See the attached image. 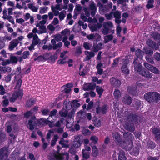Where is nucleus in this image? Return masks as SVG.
Listing matches in <instances>:
<instances>
[{"label": "nucleus", "mask_w": 160, "mask_h": 160, "mask_svg": "<svg viewBox=\"0 0 160 160\" xmlns=\"http://www.w3.org/2000/svg\"><path fill=\"white\" fill-rule=\"evenodd\" d=\"M76 111L74 109H72L68 115V118H72L74 116V115Z\"/></svg>", "instance_id": "57"}, {"label": "nucleus", "mask_w": 160, "mask_h": 160, "mask_svg": "<svg viewBox=\"0 0 160 160\" xmlns=\"http://www.w3.org/2000/svg\"><path fill=\"white\" fill-rule=\"evenodd\" d=\"M102 44L99 43L98 44H94L92 48V50L94 52H97L102 48Z\"/></svg>", "instance_id": "19"}, {"label": "nucleus", "mask_w": 160, "mask_h": 160, "mask_svg": "<svg viewBox=\"0 0 160 160\" xmlns=\"http://www.w3.org/2000/svg\"><path fill=\"white\" fill-rule=\"evenodd\" d=\"M155 143L152 141H149L148 143V149H153L155 147Z\"/></svg>", "instance_id": "45"}, {"label": "nucleus", "mask_w": 160, "mask_h": 160, "mask_svg": "<svg viewBox=\"0 0 160 160\" xmlns=\"http://www.w3.org/2000/svg\"><path fill=\"white\" fill-rule=\"evenodd\" d=\"M154 0H149L147 4V8L148 9L152 8L153 7Z\"/></svg>", "instance_id": "49"}, {"label": "nucleus", "mask_w": 160, "mask_h": 160, "mask_svg": "<svg viewBox=\"0 0 160 160\" xmlns=\"http://www.w3.org/2000/svg\"><path fill=\"white\" fill-rule=\"evenodd\" d=\"M58 138L59 137L58 135H55L54 136V138L51 141V146H53L55 145L56 142Z\"/></svg>", "instance_id": "42"}, {"label": "nucleus", "mask_w": 160, "mask_h": 160, "mask_svg": "<svg viewBox=\"0 0 160 160\" xmlns=\"http://www.w3.org/2000/svg\"><path fill=\"white\" fill-rule=\"evenodd\" d=\"M103 27L112 29L113 28V25L111 22L108 21L105 22L103 24Z\"/></svg>", "instance_id": "28"}, {"label": "nucleus", "mask_w": 160, "mask_h": 160, "mask_svg": "<svg viewBox=\"0 0 160 160\" xmlns=\"http://www.w3.org/2000/svg\"><path fill=\"white\" fill-rule=\"evenodd\" d=\"M96 91L99 95V97H100L103 93L104 90L101 87L97 86H96Z\"/></svg>", "instance_id": "33"}, {"label": "nucleus", "mask_w": 160, "mask_h": 160, "mask_svg": "<svg viewBox=\"0 0 160 160\" xmlns=\"http://www.w3.org/2000/svg\"><path fill=\"white\" fill-rule=\"evenodd\" d=\"M66 101L64 102V103L65 104V110L68 111L69 110L71 109L72 108V105L71 103L70 102H68L67 103H66Z\"/></svg>", "instance_id": "48"}, {"label": "nucleus", "mask_w": 160, "mask_h": 160, "mask_svg": "<svg viewBox=\"0 0 160 160\" xmlns=\"http://www.w3.org/2000/svg\"><path fill=\"white\" fill-rule=\"evenodd\" d=\"M78 101L77 100H74L72 101V106L75 108H78L79 107L81 104L80 103H78Z\"/></svg>", "instance_id": "40"}, {"label": "nucleus", "mask_w": 160, "mask_h": 160, "mask_svg": "<svg viewBox=\"0 0 160 160\" xmlns=\"http://www.w3.org/2000/svg\"><path fill=\"white\" fill-rule=\"evenodd\" d=\"M138 118V117L136 115L130 114L128 116V118L132 122H135L137 121Z\"/></svg>", "instance_id": "27"}, {"label": "nucleus", "mask_w": 160, "mask_h": 160, "mask_svg": "<svg viewBox=\"0 0 160 160\" xmlns=\"http://www.w3.org/2000/svg\"><path fill=\"white\" fill-rule=\"evenodd\" d=\"M152 36L154 39L158 40V42H160V35L157 32L152 34Z\"/></svg>", "instance_id": "35"}, {"label": "nucleus", "mask_w": 160, "mask_h": 160, "mask_svg": "<svg viewBox=\"0 0 160 160\" xmlns=\"http://www.w3.org/2000/svg\"><path fill=\"white\" fill-rule=\"evenodd\" d=\"M135 61L136 60L135 59L133 62L134 63V70L135 71L140 74L142 71L144 69V68L142 66L140 63L137 62H135Z\"/></svg>", "instance_id": "7"}, {"label": "nucleus", "mask_w": 160, "mask_h": 160, "mask_svg": "<svg viewBox=\"0 0 160 160\" xmlns=\"http://www.w3.org/2000/svg\"><path fill=\"white\" fill-rule=\"evenodd\" d=\"M92 155L93 157H96L98 154V149L96 146H93L92 147Z\"/></svg>", "instance_id": "32"}, {"label": "nucleus", "mask_w": 160, "mask_h": 160, "mask_svg": "<svg viewBox=\"0 0 160 160\" xmlns=\"http://www.w3.org/2000/svg\"><path fill=\"white\" fill-rule=\"evenodd\" d=\"M27 37L29 39L33 38L32 43L34 45H37L40 41V40L39 39L37 35L34 34L32 32L29 33L27 35Z\"/></svg>", "instance_id": "6"}, {"label": "nucleus", "mask_w": 160, "mask_h": 160, "mask_svg": "<svg viewBox=\"0 0 160 160\" xmlns=\"http://www.w3.org/2000/svg\"><path fill=\"white\" fill-rule=\"evenodd\" d=\"M36 102V100L34 98H30L26 102L25 107L27 108H30Z\"/></svg>", "instance_id": "16"}, {"label": "nucleus", "mask_w": 160, "mask_h": 160, "mask_svg": "<svg viewBox=\"0 0 160 160\" xmlns=\"http://www.w3.org/2000/svg\"><path fill=\"white\" fill-rule=\"evenodd\" d=\"M86 115V113L83 110H81L77 113V117L80 118H82Z\"/></svg>", "instance_id": "39"}, {"label": "nucleus", "mask_w": 160, "mask_h": 160, "mask_svg": "<svg viewBox=\"0 0 160 160\" xmlns=\"http://www.w3.org/2000/svg\"><path fill=\"white\" fill-rule=\"evenodd\" d=\"M140 74L148 79L151 78L152 77V74L148 71L145 70V69Z\"/></svg>", "instance_id": "20"}, {"label": "nucleus", "mask_w": 160, "mask_h": 160, "mask_svg": "<svg viewBox=\"0 0 160 160\" xmlns=\"http://www.w3.org/2000/svg\"><path fill=\"white\" fill-rule=\"evenodd\" d=\"M51 9L52 11V12L53 13L54 15L56 16H57L58 15L59 12V10H57V9H56L53 6H52L51 7Z\"/></svg>", "instance_id": "50"}, {"label": "nucleus", "mask_w": 160, "mask_h": 160, "mask_svg": "<svg viewBox=\"0 0 160 160\" xmlns=\"http://www.w3.org/2000/svg\"><path fill=\"white\" fill-rule=\"evenodd\" d=\"M28 6L29 8L32 11L34 12H36L38 11V7L35 6L34 4L31 3L28 4Z\"/></svg>", "instance_id": "26"}, {"label": "nucleus", "mask_w": 160, "mask_h": 160, "mask_svg": "<svg viewBox=\"0 0 160 160\" xmlns=\"http://www.w3.org/2000/svg\"><path fill=\"white\" fill-rule=\"evenodd\" d=\"M118 160H126L127 158L125 155V152L123 150H119L118 153Z\"/></svg>", "instance_id": "18"}, {"label": "nucleus", "mask_w": 160, "mask_h": 160, "mask_svg": "<svg viewBox=\"0 0 160 160\" xmlns=\"http://www.w3.org/2000/svg\"><path fill=\"white\" fill-rule=\"evenodd\" d=\"M112 15L114 16V17L116 19H120L121 18V12L117 10L113 12H112Z\"/></svg>", "instance_id": "34"}, {"label": "nucleus", "mask_w": 160, "mask_h": 160, "mask_svg": "<svg viewBox=\"0 0 160 160\" xmlns=\"http://www.w3.org/2000/svg\"><path fill=\"white\" fill-rule=\"evenodd\" d=\"M89 152L85 151V150L83 149L82 150V157L84 158L88 159L89 157Z\"/></svg>", "instance_id": "38"}, {"label": "nucleus", "mask_w": 160, "mask_h": 160, "mask_svg": "<svg viewBox=\"0 0 160 160\" xmlns=\"http://www.w3.org/2000/svg\"><path fill=\"white\" fill-rule=\"evenodd\" d=\"M110 81L111 85L114 87H119L121 84V81L113 77L111 78Z\"/></svg>", "instance_id": "10"}, {"label": "nucleus", "mask_w": 160, "mask_h": 160, "mask_svg": "<svg viewBox=\"0 0 160 160\" xmlns=\"http://www.w3.org/2000/svg\"><path fill=\"white\" fill-rule=\"evenodd\" d=\"M90 140L94 144H97L98 142V139L97 136L92 135L90 137Z\"/></svg>", "instance_id": "51"}, {"label": "nucleus", "mask_w": 160, "mask_h": 160, "mask_svg": "<svg viewBox=\"0 0 160 160\" xmlns=\"http://www.w3.org/2000/svg\"><path fill=\"white\" fill-rule=\"evenodd\" d=\"M36 26L37 27H39V28L42 31H43L46 32H47V30L46 26L44 25H40L39 24H36Z\"/></svg>", "instance_id": "54"}, {"label": "nucleus", "mask_w": 160, "mask_h": 160, "mask_svg": "<svg viewBox=\"0 0 160 160\" xmlns=\"http://www.w3.org/2000/svg\"><path fill=\"white\" fill-rule=\"evenodd\" d=\"M32 32L34 34H36V33H37L38 34H41L46 32L41 30H38L36 28H34L32 30Z\"/></svg>", "instance_id": "37"}, {"label": "nucleus", "mask_w": 160, "mask_h": 160, "mask_svg": "<svg viewBox=\"0 0 160 160\" xmlns=\"http://www.w3.org/2000/svg\"><path fill=\"white\" fill-rule=\"evenodd\" d=\"M136 55L138 58L141 59L143 57V52L141 50L138 49L136 51Z\"/></svg>", "instance_id": "44"}, {"label": "nucleus", "mask_w": 160, "mask_h": 160, "mask_svg": "<svg viewBox=\"0 0 160 160\" xmlns=\"http://www.w3.org/2000/svg\"><path fill=\"white\" fill-rule=\"evenodd\" d=\"M42 119L43 120L42 121L43 122L44 124H48L50 127H52V123L48 120V118L47 119Z\"/></svg>", "instance_id": "59"}, {"label": "nucleus", "mask_w": 160, "mask_h": 160, "mask_svg": "<svg viewBox=\"0 0 160 160\" xmlns=\"http://www.w3.org/2000/svg\"><path fill=\"white\" fill-rule=\"evenodd\" d=\"M48 8L46 6H43L40 8L39 13L41 14H43L47 12L48 11Z\"/></svg>", "instance_id": "36"}, {"label": "nucleus", "mask_w": 160, "mask_h": 160, "mask_svg": "<svg viewBox=\"0 0 160 160\" xmlns=\"http://www.w3.org/2000/svg\"><path fill=\"white\" fill-rule=\"evenodd\" d=\"M37 121L34 116L32 117L31 119L29 120L28 125L29 127V129L31 130H33L34 128V126L36 124V122Z\"/></svg>", "instance_id": "9"}, {"label": "nucleus", "mask_w": 160, "mask_h": 160, "mask_svg": "<svg viewBox=\"0 0 160 160\" xmlns=\"http://www.w3.org/2000/svg\"><path fill=\"white\" fill-rule=\"evenodd\" d=\"M150 69V71L154 73L159 74V70L156 67L152 66Z\"/></svg>", "instance_id": "55"}, {"label": "nucleus", "mask_w": 160, "mask_h": 160, "mask_svg": "<svg viewBox=\"0 0 160 160\" xmlns=\"http://www.w3.org/2000/svg\"><path fill=\"white\" fill-rule=\"evenodd\" d=\"M152 132L154 134L156 138L157 139L160 138V130L159 129L153 128L152 130Z\"/></svg>", "instance_id": "25"}, {"label": "nucleus", "mask_w": 160, "mask_h": 160, "mask_svg": "<svg viewBox=\"0 0 160 160\" xmlns=\"http://www.w3.org/2000/svg\"><path fill=\"white\" fill-rule=\"evenodd\" d=\"M19 43V41L17 39H15L12 40L9 43L8 49L10 51H12L18 45Z\"/></svg>", "instance_id": "8"}, {"label": "nucleus", "mask_w": 160, "mask_h": 160, "mask_svg": "<svg viewBox=\"0 0 160 160\" xmlns=\"http://www.w3.org/2000/svg\"><path fill=\"white\" fill-rule=\"evenodd\" d=\"M85 54L86 55L85 58V60H89L91 59V57H93L95 56L94 53L92 52H89L88 51H85Z\"/></svg>", "instance_id": "17"}, {"label": "nucleus", "mask_w": 160, "mask_h": 160, "mask_svg": "<svg viewBox=\"0 0 160 160\" xmlns=\"http://www.w3.org/2000/svg\"><path fill=\"white\" fill-rule=\"evenodd\" d=\"M10 61L14 63H16L18 62L17 58L15 56H12L10 58Z\"/></svg>", "instance_id": "61"}, {"label": "nucleus", "mask_w": 160, "mask_h": 160, "mask_svg": "<svg viewBox=\"0 0 160 160\" xmlns=\"http://www.w3.org/2000/svg\"><path fill=\"white\" fill-rule=\"evenodd\" d=\"M114 96L116 99H118L120 97L121 93L120 91L116 89L114 92Z\"/></svg>", "instance_id": "41"}, {"label": "nucleus", "mask_w": 160, "mask_h": 160, "mask_svg": "<svg viewBox=\"0 0 160 160\" xmlns=\"http://www.w3.org/2000/svg\"><path fill=\"white\" fill-rule=\"evenodd\" d=\"M68 111L65 110L64 108L60 110L59 112V115L62 117H66L68 115Z\"/></svg>", "instance_id": "30"}, {"label": "nucleus", "mask_w": 160, "mask_h": 160, "mask_svg": "<svg viewBox=\"0 0 160 160\" xmlns=\"http://www.w3.org/2000/svg\"><path fill=\"white\" fill-rule=\"evenodd\" d=\"M6 93V90L3 86L0 85V95H2Z\"/></svg>", "instance_id": "58"}, {"label": "nucleus", "mask_w": 160, "mask_h": 160, "mask_svg": "<svg viewBox=\"0 0 160 160\" xmlns=\"http://www.w3.org/2000/svg\"><path fill=\"white\" fill-rule=\"evenodd\" d=\"M54 7L59 11H61L63 9L62 6L61 4H57L55 6H54Z\"/></svg>", "instance_id": "64"}, {"label": "nucleus", "mask_w": 160, "mask_h": 160, "mask_svg": "<svg viewBox=\"0 0 160 160\" xmlns=\"http://www.w3.org/2000/svg\"><path fill=\"white\" fill-rule=\"evenodd\" d=\"M81 135L75 136L73 142V146L76 148H78L80 147L82 143V141L81 138Z\"/></svg>", "instance_id": "4"}, {"label": "nucleus", "mask_w": 160, "mask_h": 160, "mask_svg": "<svg viewBox=\"0 0 160 160\" xmlns=\"http://www.w3.org/2000/svg\"><path fill=\"white\" fill-rule=\"evenodd\" d=\"M66 15V12L64 10H63L58 15L60 21L63 20Z\"/></svg>", "instance_id": "31"}, {"label": "nucleus", "mask_w": 160, "mask_h": 160, "mask_svg": "<svg viewBox=\"0 0 160 160\" xmlns=\"http://www.w3.org/2000/svg\"><path fill=\"white\" fill-rule=\"evenodd\" d=\"M128 92L131 94L135 95L136 94V90L132 88H128Z\"/></svg>", "instance_id": "56"}, {"label": "nucleus", "mask_w": 160, "mask_h": 160, "mask_svg": "<svg viewBox=\"0 0 160 160\" xmlns=\"http://www.w3.org/2000/svg\"><path fill=\"white\" fill-rule=\"evenodd\" d=\"M127 136L128 137L129 140L123 141V146L127 150H129L132 148L133 146V143L132 141L133 135L128 132L124 133L123 136L124 137H126Z\"/></svg>", "instance_id": "2"}, {"label": "nucleus", "mask_w": 160, "mask_h": 160, "mask_svg": "<svg viewBox=\"0 0 160 160\" xmlns=\"http://www.w3.org/2000/svg\"><path fill=\"white\" fill-rule=\"evenodd\" d=\"M8 155L7 149L2 148L0 150V160H2L4 157H7Z\"/></svg>", "instance_id": "14"}, {"label": "nucleus", "mask_w": 160, "mask_h": 160, "mask_svg": "<svg viewBox=\"0 0 160 160\" xmlns=\"http://www.w3.org/2000/svg\"><path fill=\"white\" fill-rule=\"evenodd\" d=\"M18 98H21L23 96V93L22 91L19 90L18 92L15 93Z\"/></svg>", "instance_id": "63"}, {"label": "nucleus", "mask_w": 160, "mask_h": 160, "mask_svg": "<svg viewBox=\"0 0 160 160\" xmlns=\"http://www.w3.org/2000/svg\"><path fill=\"white\" fill-rule=\"evenodd\" d=\"M82 53L81 48L79 46H77L76 48V50L75 54L77 56H79Z\"/></svg>", "instance_id": "52"}, {"label": "nucleus", "mask_w": 160, "mask_h": 160, "mask_svg": "<svg viewBox=\"0 0 160 160\" xmlns=\"http://www.w3.org/2000/svg\"><path fill=\"white\" fill-rule=\"evenodd\" d=\"M61 33L63 36H68L70 35V31L69 29H66L62 31Z\"/></svg>", "instance_id": "43"}, {"label": "nucleus", "mask_w": 160, "mask_h": 160, "mask_svg": "<svg viewBox=\"0 0 160 160\" xmlns=\"http://www.w3.org/2000/svg\"><path fill=\"white\" fill-rule=\"evenodd\" d=\"M95 84L92 82L86 83L84 85L83 89L85 91L94 90L95 88Z\"/></svg>", "instance_id": "11"}, {"label": "nucleus", "mask_w": 160, "mask_h": 160, "mask_svg": "<svg viewBox=\"0 0 160 160\" xmlns=\"http://www.w3.org/2000/svg\"><path fill=\"white\" fill-rule=\"evenodd\" d=\"M122 101L125 103L129 105L132 103V99L128 95H125L123 98Z\"/></svg>", "instance_id": "23"}, {"label": "nucleus", "mask_w": 160, "mask_h": 160, "mask_svg": "<svg viewBox=\"0 0 160 160\" xmlns=\"http://www.w3.org/2000/svg\"><path fill=\"white\" fill-rule=\"evenodd\" d=\"M144 52L145 53L152 55L153 53L152 51L149 48H144Z\"/></svg>", "instance_id": "53"}, {"label": "nucleus", "mask_w": 160, "mask_h": 160, "mask_svg": "<svg viewBox=\"0 0 160 160\" xmlns=\"http://www.w3.org/2000/svg\"><path fill=\"white\" fill-rule=\"evenodd\" d=\"M30 55V53L28 51H24L22 53V57L20 59V61H21L23 59H26L29 57Z\"/></svg>", "instance_id": "29"}, {"label": "nucleus", "mask_w": 160, "mask_h": 160, "mask_svg": "<svg viewBox=\"0 0 160 160\" xmlns=\"http://www.w3.org/2000/svg\"><path fill=\"white\" fill-rule=\"evenodd\" d=\"M55 39L57 41H61L62 39V36L61 34H57L54 36Z\"/></svg>", "instance_id": "62"}, {"label": "nucleus", "mask_w": 160, "mask_h": 160, "mask_svg": "<svg viewBox=\"0 0 160 160\" xmlns=\"http://www.w3.org/2000/svg\"><path fill=\"white\" fill-rule=\"evenodd\" d=\"M146 43L148 45L155 50H157L158 48V46L152 40L149 39L147 40Z\"/></svg>", "instance_id": "13"}, {"label": "nucleus", "mask_w": 160, "mask_h": 160, "mask_svg": "<svg viewBox=\"0 0 160 160\" xmlns=\"http://www.w3.org/2000/svg\"><path fill=\"white\" fill-rule=\"evenodd\" d=\"M103 28L102 30V33L104 35H106L109 33H111L112 34H114L115 33V30H112L105 27H103Z\"/></svg>", "instance_id": "22"}, {"label": "nucleus", "mask_w": 160, "mask_h": 160, "mask_svg": "<svg viewBox=\"0 0 160 160\" xmlns=\"http://www.w3.org/2000/svg\"><path fill=\"white\" fill-rule=\"evenodd\" d=\"M144 98L149 102L156 103L160 100V94L156 92H150L144 94Z\"/></svg>", "instance_id": "1"}, {"label": "nucleus", "mask_w": 160, "mask_h": 160, "mask_svg": "<svg viewBox=\"0 0 160 160\" xmlns=\"http://www.w3.org/2000/svg\"><path fill=\"white\" fill-rule=\"evenodd\" d=\"M102 26V24L98 23L97 24L91 25L89 26L90 29L92 32L97 31L98 29L100 28Z\"/></svg>", "instance_id": "21"}, {"label": "nucleus", "mask_w": 160, "mask_h": 160, "mask_svg": "<svg viewBox=\"0 0 160 160\" xmlns=\"http://www.w3.org/2000/svg\"><path fill=\"white\" fill-rule=\"evenodd\" d=\"M62 46V42H60L58 43L57 44L53 46V50H56L58 48H60Z\"/></svg>", "instance_id": "60"}, {"label": "nucleus", "mask_w": 160, "mask_h": 160, "mask_svg": "<svg viewBox=\"0 0 160 160\" xmlns=\"http://www.w3.org/2000/svg\"><path fill=\"white\" fill-rule=\"evenodd\" d=\"M4 19L8 20L13 25L15 24L14 19L11 16L8 15V16L5 17Z\"/></svg>", "instance_id": "47"}, {"label": "nucleus", "mask_w": 160, "mask_h": 160, "mask_svg": "<svg viewBox=\"0 0 160 160\" xmlns=\"http://www.w3.org/2000/svg\"><path fill=\"white\" fill-rule=\"evenodd\" d=\"M48 158L50 160H62L63 157L62 155L57 152H54L52 153H50L48 157Z\"/></svg>", "instance_id": "5"}, {"label": "nucleus", "mask_w": 160, "mask_h": 160, "mask_svg": "<svg viewBox=\"0 0 160 160\" xmlns=\"http://www.w3.org/2000/svg\"><path fill=\"white\" fill-rule=\"evenodd\" d=\"M89 10L92 16H94L96 13L97 10V8L95 4L93 2H91L89 6Z\"/></svg>", "instance_id": "12"}, {"label": "nucleus", "mask_w": 160, "mask_h": 160, "mask_svg": "<svg viewBox=\"0 0 160 160\" xmlns=\"http://www.w3.org/2000/svg\"><path fill=\"white\" fill-rule=\"evenodd\" d=\"M83 47L86 50L90 49L92 47V44L87 42H84Z\"/></svg>", "instance_id": "46"}, {"label": "nucleus", "mask_w": 160, "mask_h": 160, "mask_svg": "<svg viewBox=\"0 0 160 160\" xmlns=\"http://www.w3.org/2000/svg\"><path fill=\"white\" fill-rule=\"evenodd\" d=\"M129 62V60L126 58L122 59V67L121 70L124 73L128 74L129 72V70L127 67V65Z\"/></svg>", "instance_id": "3"}, {"label": "nucleus", "mask_w": 160, "mask_h": 160, "mask_svg": "<svg viewBox=\"0 0 160 160\" xmlns=\"http://www.w3.org/2000/svg\"><path fill=\"white\" fill-rule=\"evenodd\" d=\"M113 137L115 141L117 144L121 145L122 142L121 141V138L120 135L117 133H114L113 134Z\"/></svg>", "instance_id": "15"}, {"label": "nucleus", "mask_w": 160, "mask_h": 160, "mask_svg": "<svg viewBox=\"0 0 160 160\" xmlns=\"http://www.w3.org/2000/svg\"><path fill=\"white\" fill-rule=\"evenodd\" d=\"M113 38V36L112 34L105 35L103 37V42L105 43H106L109 42V41L112 40Z\"/></svg>", "instance_id": "24"}]
</instances>
